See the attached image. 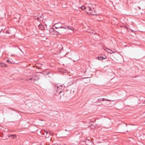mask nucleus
Returning a JSON list of instances; mask_svg holds the SVG:
<instances>
[{"label": "nucleus", "instance_id": "f257e3e1", "mask_svg": "<svg viewBox=\"0 0 145 145\" xmlns=\"http://www.w3.org/2000/svg\"><path fill=\"white\" fill-rule=\"evenodd\" d=\"M57 90H56V94L59 98L65 97H69L70 94L71 93V90L66 91L63 90L61 88L62 87V85L59 86H57Z\"/></svg>", "mask_w": 145, "mask_h": 145}, {"label": "nucleus", "instance_id": "f03ea898", "mask_svg": "<svg viewBox=\"0 0 145 145\" xmlns=\"http://www.w3.org/2000/svg\"><path fill=\"white\" fill-rule=\"evenodd\" d=\"M86 11L87 13L91 15H97V14H96L95 9L94 8H93V10H92L91 9L90 7H89L88 8V10L87 9H86Z\"/></svg>", "mask_w": 145, "mask_h": 145}, {"label": "nucleus", "instance_id": "7ed1b4c3", "mask_svg": "<svg viewBox=\"0 0 145 145\" xmlns=\"http://www.w3.org/2000/svg\"><path fill=\"white\" fill-rule=\"evenodd\" d=\"M86 144L87 145H93V143L92 142L91 140L90 139L87 138L85 142Z\"/></svg>", "mask_w": 145, "mask_h": 145}, {"label": "nucleus", "instance_id": "20e7f679", "mask_svg": "<svg viewBox=\"0 0 145 145\" xmlns=\"http://www.w3.org/2000/svg\"><path fill=\"white\" fill-rule=\"evenodd\" d=\"M57 24H56V29H59V28H63L64 29H66L67 28L68 29H70L71 30H72L71 28V27L69 26H66L65 25L64 26H57Z\"/></svg>", "mask_w": 145, "mask_h": 145}, {"label": "nucleus", "instance_id": "39448f33", "mask_svg": "<svg viewBox=\"0 0 145 145\" xmlns=\"http://www.w3.org/2000/svg\"><path fill=\"white\" fill-rule=\"evenodd\" d=\"M39 21H40L41 20H42L43 19V16L42 14L40 15V16H39L38 17L36 18Z\"/></svg>", "mask_w": 145, "mask_h": 145}, {"label": "nucleus", "instance_id": "423d86ee", "mask_svg": "<svg viewBox=\"0 0 145 145\" xmlns=\"http://www.w3.org/2000/svg\"><path fill=\"white\" fill-rule=\"evenodd\" d=\"M40 133L42 134L43 135H45V134L47 135L48 133V131L44 129L41 131H40Z\"/></svg>", "mask_w": 145, "mask_h": 145}, {"label": "nucleus", "instance_id": "0eeeda50", "mask_svg": "<svg viewBox=\"0 0 145 145\" xmlns=\"http://www.w3.org/2000/svg\"><path fill=\"white\" fill-rule=\"evenodd\" d=\"M99 60L100 61L103 60L104 59L106 58V56H103L102 55L99 56Z\"/></svg>", "mask_w": 145, "mask_h": 145}, {"label": "nucleus", "instance_id": "6e6552de", "mask_svg": "<svg viewBox=\"0 0 145 145\" xmlns=\"http://www.w3.org/2000/svg\"><path fill=\"white\" fill-rule=\"evenodd\" d=\"M0 67H7V65L3 63H0Z\"/></svg>", "mask_w": 145, "mask_h": 145}, {"label": "nucleus", "instance_id": "1a4fd4ad", "mask_svg": "<svg viewBox=\"0 0 145 145\" xmlns=\"http://www.w3.org/2000/svg\"><path fill=\"white\" fill-rule=\"evenodd\" d=\"M39 28L41 30H42L44 29V26L41 24H39Z\"/></svg>", "mask_w": 145, "mask_h": 145}, {"label": "nucleus", "instance_id": "9d476101", "mask_svg": "<svg viewBox=\"0 0 145 145\" xmlns=\"http://www.w3.org/2000/svg\"><path fill=\"white\" fill-rule=\"evenodd\" d=\"M8 136L9 137H12L13 138H15L14 137H16V136H15V135H8Z\"/></svg>", "mask_w": 145, "mask_h": 145}, {"label": "nucleus", "instance_id": "9b49d317", "mask_svg": "<svg viewBox=\"0 0 145 145\" xmlns=\"http://www.w3.org/2000/svg\"><path fill=\"white\" fill-rule=\"evenodd\" d=\"M56 24H57V26H61V25L62 24H61V23H60V22H58L57 23H56L54 25V26H55V28H56Z\"/></svg>", "mask_w": 145, "mask_h": 145}, {"label": "nucleus", "instance_id": "f8f14e48", "mask_svg": "<svg viewBox=\"0 0 145 145\" xmlns=\"http://www.w3.org/2000/svg\"><path fill=\"white\" fill-rule=\"evenodd\" d=\"M56 31L59 34H60L61 35L62 34V33H63L62 30H58V31Z\"/></svg>", "mask_w": 145, "mask_h": 145}, {"label": "nucleus", "instance_id": "ddd939ff", "mask_svg": "<svg viewBox=\"0 0 145 145\" xmlns=\"http://www.w3.org/2000/svg\"><path fill=\"white\" fill-rule=\"evenodd\" d=\"M80 8H81L82 10H84L85 9V8H86V7H85V6H84V5H82V6L81 7H80Z\"/></svg>", "mask_w": 145, "mask_h": 145}, {"label": "nucleus", "instance_id": "4468645a", "mask_svg": "<svg viewBox=\"0 0 145 145\" xmlns=\"http://www.w3.org/2000/svg\"><path fill=\"white\" fill-rule=\"evenodd\" d=\"M39 78H37V79L33 78V82H35L37 80H38Z\"/></svg>", "mask_w": 145, "mask_h": 145}, {"label": "nucleus", "instance_id": "2eb2a0df", "mask_svg": "<svg viewBox=\"0 0 145 145\" xmlns=\"http://www.w3.org/2000/svg\"><path fill=\"white\" fill-rule=\"evenodd\" d=\"M6 62H8L9 63H13L9 59L7 60L6 61Z\"/></svg>", "mask_w": 145, "mask_h": 145}, {"label": "nucleus", "instance_id": "dca6fc26", "mask_svg": "<svg viewBox=\"0 0 145 145\" xmlns=\"http://www.w3.org/2000/svg\"><path fill=\"white\" fill-rule=\"evenodd\" d=\"M50 72L49 71H48V72H46V75H49V74L50 73Z\"/></svg>", "mask_w": 145, "mask_h": 145}, {"label": "nucleus", "instance_id": "f3484780", "mask_svg": "<svg viewBox=\"0 0 145 145\" xmlns=\"http://www.w3.org/2000/svg\"><path fill=\"white\" fill-rule=\"evenodd\" d=\"M29 80H28V79H26L25 80V81H28L29 82H30V83H32V81H31V82H30L29 81Z\"/></svg>", "mask_w": 145, "mask_h": 145}, {"label": "nucleus", "instance_id": "a211bd4d", "mask_svg": "<svg viewBox=\"0 0 145 145\" xmlns=\"http://www.w3.org/2000/svg\"><path fill=\"white\" fill-rule=\"evenodd\" d=\"M102 101V99H99L98 100V101L100 102H101V101Z\"/></svg>", "mask_w": 145, "mask_h": 145}, {"label": "nucleus", "instance_id": "6ab92c4d", "mask_svg": "<svg viewBox=\"0 0 145 145\" xmlns=\"http://www.w3.org/2000/svg\"><path fill=\"white\" fill-rule=\"evenodd\" d=\"M6 32L7 33H10V32H9V31L8 30H7L6 31Z\"/></svg>", "mask_w": 145, "mask_h": 145}, {"label": "nucleus", "instance_id": "aec40b11", "mask_svg": "<svg viewBox=\"0 0 145 145\" xmlns=\"http://www.w3.org/2000/svg\"><path fill=\"white\" fill-rule=\"evenodd\" d=\"M49 134H50V135H52V132H49Z\"/></svg>", "mask_w": 145, "mask_h": 145}, {"label": "nucleus", "instance_id": "412c9836", "mask_svg": "<svg viewBox=\"0 0 145 145\" xmlns=\"http://www.w3.org/2000/svg\"><path fill=\"white\" fill-rule=\"evenodd\" d=\"M106 101H110V100H109V99H106Z\"/></svg>", "mask_w": 145, "mask_h": 145}, {"label": "nucleus", "instance_id": "4be33fe9", "mask_svg": "<svg viewBox=\"0 0 145 145\" xmlns=\"http://www.w3.org/2000/svg\"><path fill=\"white\" fill-rule=\"evenodd\" d=\"M33 79L32 78H30L29 79V80H31V81H32V79Z\"/></svg>", "mask_w": 145, "mask_h": 145}, {"label": "nucleus", "instance_id": "5701e85b", "mask_svg": "<svg viewBox=\"0 0 145 145\" xmlns=\"http://www.w3.org/2000/svg\"><path fill=\"white\" fill-rule=\"evenodd\" d=\"M106 99H104V98H103V99H102V101H105V100H106Z\"/></svg>", "mask_w": 145, "mask_h": 145}, {"label": "nucleus", "instance_id": "b1692460", "mask_svg": "<svg viewBox=\"0 0 145 145\" xmlns=\"http://www.w3.org/2000/svg\"><path fill=\"white\" fill-rule=\"evenodd\" d=\"M124 27H125L124 28H126V29H128V28H127V26H125Z\"/></svg>", "mask_w": 145, "mask_h": 145}, {"label": "nucleus", "instance_id": "393cba45", "mask_svg": "<svg viewBox=\"0 0 145 145\" xmlns=\"http://www.w3.org/2000/svg\"><path fill=\"white\" fill-rule=\"evenodd\" d=\"M61 46V50H63V47L62 46Z\"/></svg>", "mask_w": 145, "mask_h": 145}, {"label": "nucleus", "instance_id": "a878e982", "mask_svg": "<svg viewBox=\"0 0 145 145\" xmlns=\"http://www.w3.org/2000/svg\"><path fill=\"white\" fill-rule=\"evenodd\" d=\"M106 50H110V51H111L110 49H108V48H106Z\"/></svg>", "mask_w": 145, "mask_h": 145}, {"label": "nucleus", "instance_id": "bb28decb", "mask_svg": "<svg viewBox=\"0 0 145 145\" xmlns=\"http://www.w3.org/2000/svg\"><path fill=\"white\" fill-rule=\"evenodd\" d=\"M96 58L97 59L99 60V56H98L97 57H96Z\"/></svg>", "mask_w": 145, "mask_h": 145}, {"label": "nucleus", "instance_id": "cd10ccee", "mask_svg": "<svg viewBox=\"0 0 145 145\" xmlns=\"http://www.w3.org/2000/svg\"><path fill=\"white\" fill-rule=\"evenodd\" d=\"M109 53H111V52H108Z\"/></svg>", "mask_w": 145, "mask_h": 145}, {"label": "nucleus", "instance_id": "c85d7f7f", "mask_svg": "<svg viewBox=\"0 0 145 145\" xmlns=\"http://www.w3.org/2000/svg\"><path fill=\"white\" fill-rule=\"evenodd\" d=\"M73 92L74 93V90L73 91Z\"/></svg>", "mask_w": 145, "mask_h": 145}, {"label": "nucleus", "instance_id": "c756f323", "mask_svg": "<svg viewBox=\"0 0 145 145\" xmlns=\"http://www.w3.org/2000/svg\"><path fill=\"white\" fill-rule=\"evenodd\" d=\"M93 126V125H91V126L92 127V126Z\"/></svg>", "mask_w": 145, "mask_h": 145}, {"label": "nucleus", "instance_id": "7c9ffc66", "mask_svg": "<svg viewBox=\"0 0 145 145\" xmlns=\"http://www.w3.org/2000/svg\"><path fill=\"white\" fill-rule=\"evenodd\" d=\"M144 103H145V101H144Z\"/></svg>", "mask_w": 145, "mask_h": 145}, {"label": "nucleus", "instance_id": "2f4dec72", "mask_svg": "<svg viewBox=\"0 0 145 145\" xmlns=\"http://www.w3.org/2000/svg\"><path fill=\"white\" fill-rule=\"evenodd\" d=\"M41 145V144H38V145Z\"/></svg>", "mask_w": 145, "mask_h": 145}, {"label": "nucleus", "instance_id": "473e14b6", "mask_svg": "<svg viewBox=\"0 0 145 145\" xmlns=\"http://www.w3.org/2000/svg\"><path fill=\"white\" fill-rule=\"evenodd\" d=\"M65 130L66 131H67V130H66V129Z\"/></svg>", "mask_w": 145, "mask_h": 145}, {"label": "nucleus", "instance_id": "72a5a7b5", "mask_svg": "<svg viewBox=\"0 0 145 145\" xmlns=\"http://www.w3.org/2000/svg\"><path fill=\"white\" fill-rule=\"evenodd\" d=\"M68 54V53H67L66 54Z\"/></svg>", "mask_w": 145, "mask_h": 145}, {"label": "nucleus", "instance_id": "f704fd0d", "mask_svg": "<svg viewBox=\"0 0 145 145\" xmlns=\"http://www.w3.org/2000/svg\"><path fill=\"white\" fill-rule=\"evenodd\" d=\"M93 145H94V144H93Z\"/></svg>", "mask_w": 145, "mask_h": 145}]
</instances>
